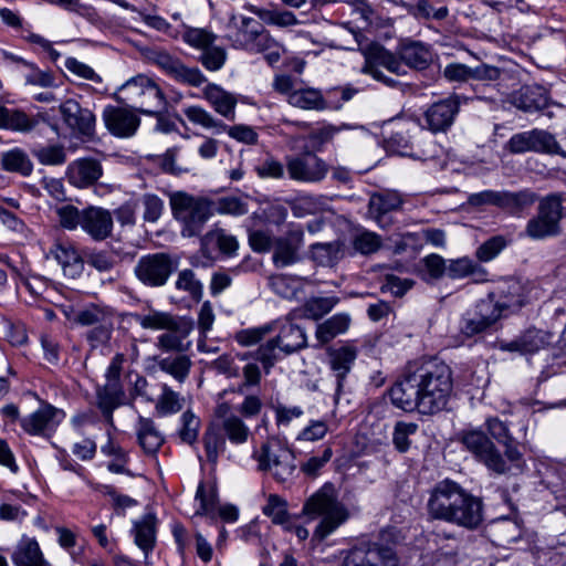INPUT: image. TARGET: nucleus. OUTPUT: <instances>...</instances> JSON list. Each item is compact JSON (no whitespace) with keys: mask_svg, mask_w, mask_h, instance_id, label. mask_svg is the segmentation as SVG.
Masks as SVG:
<instances>
[{"mask_svg":"<svg viewBox=\"0 0 566 566\" xmlns=\"http://www.w3.org/2000/svg\"><path fill=\"white\" fill-rule=\"evenodd\" d=\"M453 388L452 371L443 361L409 365L388 391L391 403L406 412L433 415L446 408Z\"/></svg>","mask_w":566,"mask_h":566,"instance_id":"obj_1","label":"nucleus"},{"mask_svg":"<svg viewBox=\"0 0 566 566\" xmlns=\"http://www.w3.org/2000/svg\"><path fill=\"white\" fill-rule=\"evenodd\" d=\"M426 510L430 520L465 530H476L483 522V502L458 482L444 479L429 491Z\"/></svg>","mask_w":566,"mask_h":566,"instance_id":"obj_2","label":"nucleus"},{"mask_svg":"<svg viewBox=\"0 0 566 566\" xmlns=\"http://www.w3.org/2000/svg\"><path fill=\"white\" fill-rule=\"evenodd\" d=\"M301 514L310 521L319 517L313 532V539L317 542L326 539L349 518L347 506L338 500L331 483H325L304 502Z\"/></svg>","mask_w":566,"mask_h":566,"instance_id":"obj_3","label":"nucleus"},{"mask_svg":"<svg viewBox=\"0 0 566 566\" xmlns=\"http://www.w3.org/2000/svg\"><path fill=\"white\" fill-rule=\"evenodd\" d=\"M129 316L144 329L165 331L157 337L158 349L177 354L188 349L189 343L186 344L185 340L193 329L191 318L154 308L144 314L130 313Z\"/></svg>","mask_w":566,"mask_h":566,"instance_id":"obj_4","label":"nucleus"},{"mask_svg":"<svg viewBox=\"0 0 566 566\" xmlns=\"http://www.w3.org/2000/svg\"><path fill=\"white\" fill-rule=\"evenodd\" d=\"M169 205L184 238L200 235L205 224L213 216V201L186 191L169 193Z\"/></svg>","mask_w":566,"mask_h":566,"instance_id":"obj_5","label":"nucleus"},{"mask_svg":"<svg viewBox=\"0 0 566 566\" xmlns=\"http://www.w3.org/2000/svg\"><path fill=\"white\" fill-rule=\"evenodd\" d=\"M114 97L147 115H158L166 107V97L163 91L153 78L144 74L127 80L117 90Z\"/></svg>","mask_w":566,"mask_h":566,"instance_id":"obj_6","label":"nucleus"},{"mask_svg":"<svg viewBox=\"0 0 566 566\" xmlns=\"http://www.w3.org/2000/svg\"><path fill=\"white\" fill-rule=\"evenodd\" d=\"M224 39L233 49L249 52L264 50L273 43L270 31L260 21L234 10L229 13Z\"/></svg>","mask_w":566,"mask_h":566,"instance_id":"obj_7","label":"nucleus"},{"mask_svg":"<svg viewBox=\"0 0 566 566\" xmlns=\"http://www.w3.org/2000/svg\"><path fill=\"white\" fill-rule=\"evenodd\" d=\"M251 437L250 428L240 416L230 417L224 423H220L219 428L209 426L202 437L207 460L216 464L219 453L226 449L227 441L233 446H242Z\"/></svg>","mask_w":566,"mask_h":566,"instance_id":"obj_8","label":"nucleus"},{"mask_svg":"<svg viewBox=\"0 0 566 566\" xmlns=\"http://www.w3.org/2000/svg\"><path fill=\"white\" fill-rule=\"evenodd\" d=\"M252 458L258 461L260 471H269L273 478L285 483L291 481L296 472L295 457L293 452L279 441H266L260 451L253 450Z\"/></svg>","mask_w":566,"mask_h":566,"instance_id":"obj_9","label":"nucleus"},{"mask_svg":"<svg viewBox=\"0 0 566 566\" xmlns=\"http://www.w3.org/2000/svg\"><path fill=\"white\" fill-rule=\"evenodd\" d=\"M460 442L473 458L496 474L513 472V468L481 429H469L460 433Z\"/></svg>","mask_w":566,"mask_h":566,"instance_id":"obj_10","label":"nucleus"},{"mask_svg":"<svg viewBox=\"0 0 566 566\" xmlns=\"http://www.w3.org/2000/svg\"><path fill=\"white\" fill-rule=\"evenodd\" d=\"M563 197L552 193L541 199L536 217L528 220L525 232L534 240L557 235L563 218Z\"/></svg>","mask_w":566,"mask_h":566,"instance_id":"obj_11","label":"nucleus"},{"mask_svg":"<svg viewBox=\"0 0 566 566\" xmlns=\"http://www.w3.org/2000/svg\"><path fill=\"white\" fill-rule=\"evenodd\" d=\"M504 148L511 154L532 151L566 157V153L562 149L556 137L552 133L539 128L514 134Z\"/></svg>","mask_w":566,"mask_h":566,"instance_id":"obj_12","label":"nucleus"},{"mask_svg":"<svg viewBox=\"0 0 566 566\" xmlns=\"http://www.w3.org/2000/svg\"><path fill=\"white\" fill-rule=\"evenodd\" d=\"M343 566H400V560L391 545L379 541L353 547Z\"/></svg>","mask_w":566,"mask_h":566,"instance_id":"obj_13","label":"nucleus"},{"mask_svg":"<svg viewBox=\"0 0 566 566\" xmlns=\"http://www.w3.org/2000/svg\"><path fill=\"white\" fill-rule=\"evenodd\" d=\"M285 167L290 179L303 182H321L328 172L327 164L312 151L287 156Z\"/></svg>","mask_w":566,"mask_h":566,"instance_id":"obj_14","label":"nucleus"},{"mask_svg":"<svg viewBox=\"0 0 566 566\" xmlns=\"http://www.w3.org/2000/svg\"><path fill=\"white\" fill-rule=\"evenodd\" d=\"M175 269L171 256L159 252L142 256L135 266V274L145 285L158 287L166 284Z\"/></svg>","mask_w":566,"mask_h":566,"instance_id":"obj_15","label":"nucleus"},{"mask_svg":"<svg viewBox=\"0 0 566 566\" xmlns=\"http://www.w3.org/2000/svg\"><path fill=\"white\" fill-rule=\"evenodd\" d=\"M421 132V125L415 118H394L386 125L385 142L392 151L408 155L417 144V137Z\"/></svg>","mask_w":566,"mask_h":566,"instance_id":"obj_16","label":"nucleus"},{"mask_svg":"<svg viewBox=\"0 0 566 566\" xmlns=\"http://www.w3.org/2000/svg\"><path fill=\"white\" fill-rule=\"evenodd\" d=\"M154 64L160 67L175 81L199 87L208 80L205 74L198 67H189L184 64L179 59L170 55L165 51L155 50L151 52L149 57Z\"/></svg>","mask_w":566,"mask_h":566,"instance_id":"obj_17","label":"nucleus"},{"mask_svg":"<svg viewBox=\"0 0 566 566\" xmlns=\"http://www.w3.org/2000/svg\"><path fill=\"white\" fill-rule=\"evenodd\" d=\"M358 356V349L353 344L346 343L339 347L327 349L328 366L336 379L334 401L338 403L345 389L348 374L350 373Z\"/></svg>","mask_w":566,"mask_h":566,"instance_id":"obj_18","label":"nucleus"},{"mask_svg":"<svg viewBox=\"0 0 566 566\" xmlns=\"http://www.w3.org/2000/svg\"><path fill=\"white\" fill-rule=\"evenodd\" d=\"M460 104L459 95L431 104L423 113L424 127L433 134L446 133L453 125Z\"/></svg>","mask_w":566,"mask_h":566,"instance_id":"obj_19","label":"nucleus"},{"mask_svg":"<svg viewBox=\"0 0 566 566\" xmlns=\"http://www.w3.org/2000/svg\"><path fill=\"white\" fill-rule=\"evenodd\" d=\"M65 412L51 403L42 402L40 408L20 420L22 429L32 436H49L64 420Z\"/></svg>","mask_w":566,"mask_h":566,"instance_id":"obj_20","label":"nucleus"},{"mask_svg":"<svg viewBox=\"0 0 566 566\" xmlns=\"http://www.w3.org/2000/svg\"><path fill=\"white\" fill-rule=\"evenodd\" d=\"M485 301H492L500 311V317L505 310L518 308L527 302L525 286L515 279L504 280L488 294Z\"/></svg>","mask_w":566,"mask_h":566,"instance_id":"obj_21","label":"nucleus"},{"mask_svg":"<svg viewBox=\"0 0 566 566\" xmlns=\"http://www.w3.org/2000/svg\"><path fill=\"white\" fill-rule=\"evenodd\" d=\"M380 66L389 72L402 76L407 74V66L401 57H397L391 52L386 50H378L370 59H368L363 66V72L371 75L375 80L384 82L388 86H396L397 81L387 77L381 71Z\"/></svg>","mask_w":566,"mask_h":566,"instance_id":"obj_22","label":"nucleus"},{"mask_svg":"<svg viewBox=\"0 0 566 566\" xmlns=\"http://www.w3.org/2000/svg\"><path fill=\"white\" fill-rule=\"evenodd\" d=\"M304 232L301 228H291L284 235L273 242V263L276 268H285L301 260L300 250L303 245Z\"/></svg>","mask_w":566,"mask_h":566,"instance_id":"obj_23","label":"nucleus"},{"mask_svg":"<svg viewBox=\"0 0 566 566\" xmlns=\"http://www.w3.org/2000/svg\"><path fill=\"white\" fill-rule=\"evenodd\" d=\"M500 318V311L492 301H479L475 308L462 317L460 329L467 336L485 331Z\"/></svg>","mask_w":566,"mask_h":566,"instance_id":"obj_24","label":"nucleus"},{"mask_svg":"<svg viewBox=\"0 0 566 566\" xmlns=\"http://www.w3.org/2000/svg\"><path fill=\"white\" fill-rule=\"evenodd\" d=\"M554 335L544 329L530 328L511 342H502L500 348L504 352H517L520 354H533L552 345Z\"/></svg>","mask_w":566,"mask_h":566,"instance_id":"obj_25","label":"nucleus"},{"mask_svg":"<svg viewBox=\"0 0 566 566\" xmlns=\"http://www.w3.org/2000/svg\"><path fill=\"white\" fill-rule=\"evenodd\" d=\"M486 431L504 450L505 460L515 472H521L523 468V455L518 451L514 438L511 436L505 422L499 418H489L485 421Z\"/></svg>","mask_w":566,"mask_h":566,"instance_id":"obj_26","label":"nucleus"},{"mask_svg":"<svg viewBox=\"0 0 566 566\" xmlns=\"http://www.w3.org/2000/svg\"><path fill=\"white\" fill-rule=\"evenodd\" d=\"M107 129L115 136L129 137L139 126L138 116L129 108L108 105L103 111Z\"/></svg>","mask_w":566,"mask_h":566,"instance_id":"obj_27","label":"nucleus"},{"mask_svg":"<svg viewBox=\"0 0 566 566\" xmlns=\"http://www.w3.org/2000/svg\"><path fill=\"white\" fill-rule=\"evenodd\" d=\"M113 216L101 207H88L83 209L82 230L94 241H103L112 235Z\"/></svg>","mask_w":566,"mask_h":566,"instance_id":"obj_28","label":"nucleus"},{"mask_svg":"<svg viewBox=\"0 0 566 566\" xmlns=\"http://www.w3.org/2000/svg\"><path fill=\"white\" fill-rule=\"evenodd\" d=\"M60 113L64 123L72 132L83 136H91L93 134L95 116L90 109L81 107L76 101L67 99L61 104Z\"/></svg>","mask_w":566,"mask_h":566,"instance_id":"obj_29","label":"nucleus"},{"mask_svg":"<svg viewBox=\"0 0 566 566\" xmlns=\"http://www.w3.org/2000/svg\"><path fill=\"white\" fill-rule=\"evenodd\" d=\"M238 248L237 238L217 224L200 237V251L207 258H211L216 252L232 256Z\"/></svg>","mask_w":566,"mask_h":566,"instance_id":"obj_30","label":"nucleus"},{"mask_svg":"<svg viewBox=\"0 0 566 566\" xmlns=\"http://www.w3.org/2000/svg\"><path fill=\"white\" fill-rule=\"evenodd\" d=\"M402 203V196L396 190L376 192L369 198L368 214L384 228L388 224L385 221L386 214L399 210Z\"/></svg>","mask_w":566,"mask_h":566,"instance_id":"obj_31","label":"nucleus"},{"mask_svg":"<svg viewBox=\"0 0 566 566\" xmlns=\"http://www.w3.org/2000/svg\"><path fill=\"white\" fill-rule=\"evenodd\" d=\"M511 103L522 112L535 113L545 109L549 105V97L543 86L527 85L512 95Z\"/></svg>","mask_w":566,"mask_h":566,"instance_id":"obj_32","label":"nucleus"},{"mask_svg":"<svg viewBox=\"0 0 566 566\" xmlns=\"http://www.w3.org/2000/svg\"><path fill=\"white\" fill-rule=\"evenodd\" d=\"M203 98L210 104L216 113L227 119L235 117L237 96L218 84L208 83L202 90Z\"/></svg>","mask_w":566,"mask_h":566,"instance_id":"obj_33","label":"nucleus"},{"mask_svg":"<svg viewBox=\"0 0 566 566\" xmlns=\"http://www.w3.org/2000/svg\"><path fill=\"white\" fill-rule=\"evenodd\" d=\"M66 176L75 187L86 188L95 184L102 176V166L94 159H77L69 165Z\"/></svg>","mask_w":566,"mask_h":566,"instance_id":"obj_34","label":"nucleus"},{"mask_svg":"<svg viewBox=\"0 0 566 566\" xmlns=\"http://www.w3.org/2000/svg\"><path fill=\"white\" fill-rule=\"evenodd\" d=\"M124 397L125 392L122 382L106 381L96 391L97 406L107 423L112 427L114 426L113 411L123 403Z\"/></svg>","mask_w":566,"mask_h":566,"instance_id":"obj_35","label":"nucleus"},{"mask_svg":"<svg viewBox=\"0 0 566 566\" xmlns=\"http://www.w3.org/2000/svg\"><path fill=\"white\" fill-rule=\"evenodd\" d=\"M50 255L61 265L65 276L76 279L82 274L84 261L72 245L55 243Z\"/></svg>","mask_w":566,"mask_h":566,"instance_id":"obj_36","label":"nucleus"},{"mask_svg":"<svg viewBox=\"0 0 566 566\" xmlns=\"http://www.w3.org/2000/svg\"><path fill=\"white\" fill-rule=\"evenodd\" d=\"M286 356H289V354H285L283 346L272 337L264 344H261L255 352L241 354L239 358L241 360L254 358L261 364L264 373L268 375L274 365Z\"/></svg>","mask_w":566,"mask_h":566,"instance_id":"obj_37","label":"nucleus"},{"mask_svg":"<svg viewBox=\"0 0 566 566\" xmlns=\"http://www.w3.org/2000/svg\"><path fill=\"white\" fill-rule=\"evenodd\" d=\"M154 361L163 373L168 374L179 384L186 381L192 366L189 356L181 353L168 356H155Z\"/></svg>","mask_w":566,"mask_h":566,"instance_id":"obj_38","label":"nucleus"},{"mask_svg":"<svg viewBox=\"0 0 566 566\" xmlns=\"http://www.w3.org/2000/svg\"><path fill=\"white\" fill-rule=\"evenodd\" d=\"M136 434L139 446L148 455H155L165 441L154 420L149 418L139 417Z\"/></svg>","mask_w":566,"mask_h":566,"instance_id":"obj_39","label":"nucleus"},{"mask_svg":"<svg viewBox=\"0 0 566 566\" xmlns=\"http://www.w3.org/2000/svg\"><path fill=\"white\" fill-rule=\"evenodd\" d=\"M279 334L274 337L285 349V354L296 353L307 346L306 334L298 325L285 321L280 326L276 325Z\"/></svg>","mask_w":566,"mask_h":566,"instance_id":"obj_40","label":"nucleus"},{"mask_svg":"<svg viewBox=\"0 0 566 566\" xmlns=\"http://www.w3.org/2000/svg\"><path fill=\"white\" fill-rule=\"evenodd\" d=\"M287 103L305 111H324L328 108V102L322 92L314 87H301L293 91Z\"/></svg>","mask_w":566,"mask_h":566,"instance_id":"obj_41","label":"nucleus"},{"mask_svg":"<svg viewBox=\"0 0 566 566\" xmlns=\"http://www.w3.org/2000/svg\"><path fill=\"white\" fill-rule=\"evenodd\" d=\"M244 10L256 15L263 23L279 28H290L298 24L296 15L289 10L266 9L247 3Z\"/></svg>","mask_w":566,"mask_h":566,"instance_id":"obj_42","label":"nucleus"},{"mask_svg":"<svg viewBox=\"0 0 566 566\" xmlns=\"http://www.w3.org/2000/svg\"><path fill=\"white\" fill-rule=\"evenodd\" d=\"M352 318L346 313H337L316 326L315 336L321 345L328 344L337 336L345 334Z\"/></svg>","mask_w":566,"mask_h":566,"instance_id":"obj_43","label":"nucleus"},{"mask_svg":"<svg viewBox=\"0 0 566 566\" xmlns=\"http://www.w3.org/2000/svg\"><path fill=\"white\" fill-rule=\"evenodd\" d=\"M17 566H49L39 543L31 537H22L12 556Z\"/></svg>","mask_w":566,"mask_h":566,"instance_id":"obj_44","label":"nucleus"},{"mask_svg":"<svg viewBox=\"0 0 566 566\" xmlns=\"http://www.w3.org/2000/svg\"><path fill=\"white\" fill-rule=\"evenodd\" d=\"M399 55L407 69L424 70L431 61L432 55L428 46L420 42H410L400 46Z\"/></svg>","mask_w":566,"mask_h":566,"instance_id":"obj_45","label":"nucleus"},{"mask_svg":"<svg viewBox=\"0 0 566 566\" xmlns=\"http://www.w3.org/2000/svg\"><path fill=\"white\" fill-rule=\"evenodd\" d=\"M195 501L199 503L195 515H206L214 518L219 502L218 491L214 484L200 482L196 491Z\"/></svg>","mask_w":566,"mask_h":566,"instance_id":"obj_46","label":"nucleus"},{"mask_svg":"<svg viewBox=\"0 0 566 566\" xmlns=\"http://www.w3.org/2000/svg\"><path fill=\"white\" fill-rule=\"evenodd\" d=\"M185 405V397L175 391L167 384L161 386V392L157 398L155 410L160 417H166L179 412Z\"/></svg>","mask_w":566,"mask_h":566,"instance_id":"obj_47","label":"nucleus"},{"mask_svg":"<svg viewBox=\"0 0 566 566\" xmlns=\"http://www.w3.org/2000/svg\"><path fill=\"white\" fill-rule=\"evenodd\" d=\"M156 518L147 514L142 521L134 524L135 543L147 555L153 551L156 542Z\"/></svg>","mask_w":566,"mask_h":566,"instance_id":"obj_48","label":"nucleus"},{"mask_svg":"<svg viewBox=\"0 0 566 566\" xmlns=\"http://www.w3.org/2000/svg\"><path fill=\"white\" fill-rule=\"evenodd\" d=\"M447 275L452 280L473 276L475 280H483L486 272L473 260L464 256L450 260L447 268Z\"/></svg>","mask_w":566,"mask_h":566,"instance_id":"obj_49","label":"nucleus"},{"mask_svg":"<svg viewBox=\"0 0 566 566\" xmlns=\"http://www.w3.org/2000/svg\"><path fill=\"white\" fill-rule=\"evenodd\" d=\"M536 201V196L530 190L511 192L503 190L501 209L507 210L513 214L521 213L528 209Z\"/></svg>","mask_w":566,"mask_h":566,"instance_id":"obj_50","label":"nucleus"},{"mask_svg":"<svg viewBox=\"0 0 566 566\" xmlns=\"http://www.w3.org/2000/svg\"><path fill=\"white\" fill-rule=\"evenodd\" d=\"M1 167L7 171L17 172L22 176H29L33 169L28 155L18 148L2 154Z\"/></svg>","mask_w":566,"mask_h":566,"instance_id":"obj_51","label":"nucleus"},{"mask_svg":"<svg viewBox=\"0 0 566 566\" xmlns=\"http://www.w3.org/2000/svg\"><path fill=\"white\" fill-rule=\"evenodd\" d=\"M33 126L34 120L23 112L0 106V128L28 132Z\"/></svg>","mask_w":566,"mask_h":566,"instance_id":"obj_52","label":"nucleus"},{"mask_svg":"<svg viewBox=\"0 0 566 566\" xmlns=\"http://www.w3.org/2000/svg\"><path fill=\"white\" fill-rule=\"evenodd\" d=\"M338 301L336 296L311 297L302 306V316L317 321L328 314Z\"/></svg>","mask_w":566,"mask_h":566,"instance_id":"obj_53","label":"nucleus"},{"mask_svg":"<svg viewBox=\"0 0 566 566\" xmlns=\"http://www.w3.org/2000/svg\"><path fill=\"white\" fill-rule=\"evenodd\" d=\"M184 114L192 124L200 125L207 129H214L216 133H222L227 129V125L216 119L208 111L200 106H189L184 109Z\"/></svg>","mask_w":566,"mask_h":566,"instance_id":"obj_54","label":"nucleus"},{"mask_svg":"<svg viewBox=\"0 0 566 566\" xmlns=\"http://www.w3.org/2000/svg\"><path fill=\"white\" fill-rule=\"evenodd\" d=\"M312 259L319 265L333 266L340 258L338 242L315 243L311 247Z\"/></svg>","mask_w":566,"mask_h":566,"instance_id":"obj_55","label":"nucleus"},{"mask_svg":"<svg viewBox=\"0 0 566 566\" xmlns=\"http://www.w3.org/2000/svg\"><path fill=\"white\" fill-rule=\"evenodd\" d=\"M276 331V322H270L261 326L241 329L235 333V342L244 347L259 344L266 335Z\"/></svg>","mask_w":566,"mask_h":566,"instance_id":"obj_56","label":"nucleus"},{"mask_svg":"<svg viewBox=\"0 0 566 566\" xmlns=\"http://www.w3.org/2000/svg\"><path fill=\"white\" fill-rule=\"evenodd\" d=\"M112 317H114L112 308L92 304L76 314L75 322L83 326H95Z\"/></svg>","mask_w":566,"mask_h":566,"instance_id":"obj_57","label":"nucleus"},{"mask_svg":"<svg viewBox=\"0 0 566 566\" xmlns=\"http://www.w3.org/2000/svg\"><path fill=\"white\" fill-rule=\"evenodd\" d=\"M227 59V50L222 46L212 44L201 52L198 61L206 70L217 72L224 66Z\"/></svg>","mask_w":566,"mask_h":566,"instance_id":"obj_58","label":"nucleus"},{"mask_svg":"<svg viewBox=\"0 0 566 566\" xmlns=\"http://www.w3.org/2000/svg\"><path fill=\"white\" fill-rule=\"evenodd\" d=\"M286 502L276 494H270L268 503L263 507L264 515L269 516L274 524L285 525L289 524V513Z\"/></svg>","mask_w":566,"mask_h":566,"instance_id":"obj_59","label":"nucleus"},{"mask_svg":"<svg viewBox=\"0 0 566 566\" xmlns=\"http://www.w3.org/2000/svg\"><path fill=\"white\" fill-rule=\"evenodd\" d=\"M492 532L500 545L510 544L521 537L518 524L510 518L496 521L492 526Z\"/></svg>","mask_w":566,"mask_h":566,"instance_id":"obj_60","label":"nucleus"},{"mask_svg":"<svg viewBox=\"0 0 566 566\" xmlns=\"http://www.w3.org/2000/svg\"><path fill=\"white\" fill-rule=\"evenodd\" d=\"M248 203L241 198L234 196L221 197L213 202V213L243 216L248 213Z\"/></svg>","mask_w":566,"mask_h":566,"instance_id":"obj_61","label":"nucleus"},{"mask_svg":"<svg viewBox=\"0 0 566 566\" xmlns=\"http://www.w3.org/2000/svg\"><path fill=\"white\" fill-rule=\"evenodd\" d=\"M144 208L143 219L146 222H156L161 217L165 203L161 198L154 193H145L138 200Z\"/></svg>","mask_w":566,"mask_h":566,"instance_id":"obj_62","label":"nucleus"},{"mask_svg":"<svg viewBox=\"0 0 566 566\" xmlns=\"http://www.w3.org/2000/svg\"><path fill=\"white\" fill-rule=\"evenodd\" d=\"M184 40L190 46L202 52L214 43L217 34L206 29L190 28L184 33Z\"/></svg>","mask_w":566,"mask_h":566,"instance_id":"obj_63","label":"nucleus"},{"mask_svg":"<svg viewBox=\"0 0 566 566\" xmlns=\"http://www.w3.org/2000/svg\"><path fill=\"white\" fill-rule=\"evenodd\" d=\"M352 243L360 254H370L379 250L381 239L377 233L364 230L354 235Z\"/></svg>","mask_w":566,"mask_h":566,"instance_id":"obj_64","label":"nucleus"}]
</instances>
